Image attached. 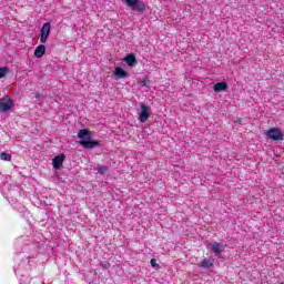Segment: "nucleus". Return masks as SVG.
Segmentation results:
<instances>
[{
    "label": "nucleus",
    "mask_w": 284,
    "mask_h": 284,
    "mask_svg": "<svg viewBox=\"0 0 284 284\" xmlns=\"http://www.w3.org/2000/svg\"><path fill=\"white\" fill-rule=\"evenodd\" d=\"M78 138L81 139L80 145H83L85 150H92L99 148V141L92 140V132L88 129H82L78 132Z\"/></svg>",
    "instance_id": "1"
},
{
    "label": "nucleus",
    "mask_w": 284,
    "mask_h": 284,
    "mask_svg": "<svg viewBox=\"0 0 284 284\" xmlns=\"http://www.w3.org/2000/svg\"><path fill=\"white\" fill-rule=\"evenodd\" d=\"M124 2L133 12H145V2L142 0H124Z\"/></svg>",
    "instance_id": "2"
},
{
    "label": "nucleus",
    "mask_w": 284,
    "mask_h": 284,
    "mask_svg": "<svg viewBox=\"0 0 284 284\" xmlns=\"http://www.w3.org/2000/svg\"><path fill=\"white\" fill-rule=\"evenodd\" d=\"M265 136L271 141H283V131L278 128H271L265 132Z\"/></svg>",
    "instance_id": "3"
},
{
    "label": "nucleus",
    "mask_w": 284,
    "mask_h": 284,
    "mask_svg": "<svg viewBox=\"0 0 284 284\" xmlns=\"http://www.w3.org/2000/svg\"><path fill=\"white\" fill-rule=\"evenodd\" d=\"M14 105V102L11 100L10 97H3L0 99V112H9V110H12V106Z\"/></svg>",
    "instance_id": "4"
},
{
    "label": "nucleus",
    "mask_w": 284,
    "mask_h": 284,
    "mask_svg": "<svg viewBox=\"0 0 284 284\" xmlns=\"http://www.w3.org/2000/svg\"><path fill=\"white\" fill-rule=\"evenodd\" d=\"M50 30H52V24L47 22L42 26L40 30V43H45L48 41V37H50Z\"/></svg>",
    "instance_id": "5"
},
{
    "label": "nucleus",
    "mask_w": 284,
    "mask_h": 284,
    "mask_svg": "<svg viewBox=\"0 0 284 284\" xmlns=\"http://www.w3.org/2000/svg\"><path fill=\"white\" fill-rule=\"evenodd\" d=\"M150 119V106L146 104H141V111H140V122L145 123Z\"/></svg>",
    "instance_id": "6"
},
{
    "label": "nucleus",
    "mask_w": 284,
    "mask_h": 284,
    "mask_svg": "<svg viewBox=\"0 0 284 284\" xmlns=\"http://www.w3.org/2000/svg\"><path fill=\"white\" fill-rule=\"evenodd\" d=\"M210 250L215 254V256H221V253L223 252V244L219 242H213L210 244Z\"/></svg>",
    "instance_id": "7"
},
{
    "label": "nucleus",
    "mask_w": 284,
    "mask_h": 284,
    "mask_svg": "<svg viewBox=\"0 0 284 284\" xmlns=\"http://www.w3.org/2000/svg\"><path fill=\"white\" fill-rule=\"evenodd\" d=\"M214 265V258L207 257L202 260V262L199 264V267H202L203 270H210Z\"/></svg>",
    "instance_id": "8"
},
{
    "label": "nucleus",
    "mask_w": 284,
    "mask_h": 284,
    "mask_svg": "<svg viewBox=\"0 0 284 284\" xmlns=\"http://www.w3.org/2000/svg\"><path fill=\"white\" fill-rule=\"evenodd\" d=\"M63 161H65V155L64 154L57 155L53 159V168H54V170H59V168H61V165H63Z\"/></svg>",
    "instance_id": "9"
},
{
    "label": "nucleus",
    "mask_w": 284,
    "mask_h": 284,
    "mask_svg": "<svg viewBox=\"0 0 284 284\" xmlns=\"http://www.w3.org/2000/svg\"><path fill=\"white\" fill-rule=\"evenodd\" d=\"M227 88V82H217L213 85L214 92H226Z\"/></svg>",
    "instance_id": "10"
},
{
    "label": "nucleus",
    "mask_w": 284,
    "mask_h": 284,
    "mask_svg": "<svg viewBox=\"0 0 284 284\" xmlns=\"http://www.w3.org/2000/svg\"><path fill=\"white\" fill-rule=\"evenodd\" d=\"M114 77L116 79H126L128 73H126L125 70H123V68L116 67L115 70H114Z\"/></svg>",
    "instance_id": "11"
},
{
    "label": "nucleus",
    "mask_w": 284,
    "mask_h": 284,
    "mask_svg": "<svg viewBox=\"0 0 284 284\" xmlns=\"http://www.w3.org/2000/svg\"><path fill=\"white\" fill-rule=\"evenodd\" d=\"M43 54H45V45L40 44L36 48L34 57H37V59H41Z\"/></svg>",
    "instance_id": "12"
},
{
    "label": "nucleus",
    "mask_w": 284,
    "mask_h": 284,
    "mask_svg": "<svg viewBox=\"0 0 284 284\" xmlns=\"http://www.w3.org/2000/svg\"><path fill=\"white\" fill-rule=\"evenodd\" d=\"M125 63H128L130 67L134 65V63H136V57L134 54H128L124 58Z\"/></svg>",
    "instance_id": "13"
},
{
    "label": "nucleus",
    "mask_w": 284,
    "mask_h": 284,
    "mask_svg": "<svg viewBox=\"0 0 284 284\" xmlns=\"http://www.w3.org/2000/svg\"><path fill=\"white\" fill-rule=\"evenodd\" d=\"M94 171L98 172V174H105V172H108V166L105 165L97 166L94 168Z\"/></svg>",
    "instance_id": "14"
},
{
    "label": "nucleus",
    "mask_w": 284,
    "mask_h": 284,
    "mask_svg": "<svg viewBox=\"0 0 284 284\" xmlns=\"http://www.w3.org/2000/svg\"><path fill=\"white\" fill-rule=\"evenodd\" d=\"M0 159L2 161H12V155H10L9 153L2 152L0 153Z\"/></svg>",
    "instance_id": "15"
},
{
    "label": "nucleus",
    "mask_w": 284,
    "mask_h": 284,
    "mask_svg": "<svg viewBox=\"0 0 284 284\" xmlns=\"http://www.w3.org/2000/svg\"><path fill=\"white\" fill-rule=\"evenodd\" d=\"M8 72H10V69L8 67L0 68V79H3V77H6Z\"/></svg>",
    "instance_id": "16"
},
{
    "label": "nucleus",
    "mask_w": 284,
    "mask_h": 284,
    "mask_svg": "<svg viewBox=\"0 0 284 284\" xmlns=\"http://www.w3.org/2000/svg\"><path fill=\"white\" fill-rule=\"evenodd\" d=\"M151 266H152V267H159V264L156 263V260H155V258H152V260H151Z\"/></svg>",
    "instance_id": "17"
}]
</instances>
